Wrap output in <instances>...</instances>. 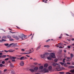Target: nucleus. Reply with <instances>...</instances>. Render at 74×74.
Here are the masks:
<instances>
[{
  "label": "nucleus",
  "mask_w": 74,
  "mask_h": 74,
  "mask_svg": "<svg viewBox=\"0 0 74 74\" xmlns=\"http://www.w3.org/2000/svg\"><path fill=\"white\" fill-rule=\"evenodd\" d=\"M18 37L19 38H21L22 40H25L26 38H27V37L26 36H25L23 34H21V35H18Z\"/></svg>",
  "instance_id": "obj_1"
},
{
  "label": "nucleus",
  "mask_w": 74,
  "mask_h": 74,
  "mask_svg": "<svg viewBox=\"0 0 74 74\" xmlns=\"http://www.w3.org/2000/svg\"><path fill=\"white\" fill-rule=\"evenodd\" d=\"M52 65L54 67L56 66V65H57L58 66L56 67V70H59V69H60V64H57V63L55 64V63L54 62L53 63Z\"/></svg>",
  "instance_id": "obj_2"
},
{
  "label": "nucleus",
  "mask_w": 74,
  "mask_h": 74,
  "mask_svg": "<svg viewBox=\"0 0 74 74\" xmlns=\"http://www.w3.org/2000/svg\"><path fill=\"white\" fill-rule=\"evenodd\" d=\"M13 45V47H14V48L15 47V46L16 45V44H14V43H12L10 44V45L8 46V47H11V46H12V45Z\"/></svg>",
  "instance_id": "obj_3"
},
{
  "label": "nucleus",
  "mask_w": 74,
  "mask_h": 74,
  "mask_svg": "<svg viewBox=\"0 0 74 74\" xmlns=\"http://www.w3.org/2000/svg\"><path fill=\"white\" fill-rule=\"evenodd\" d=\"M51 56L52 58H55V53H51Z\"/></svg>",
  "instance_id": "obj_4"
},
{
  "label": "nucleus",
  "mask_w": 74,
  "mask_h": 74,
  "mask_svg": "<svg viewBox=\"0 0 74 74\" xmlns=\"http://www.w3.org/2000/svg\"><path fill=\"white\" fill-rule=\"evenodd\" d=\"M12 37H13V38H16V40H19V38H18V36H16L15 35H13Z\"/></svg>",
  "instance_id": "obj_5"
},
{
  "label": "nucleus",
  "mask_w": 74,
  "mask_h": 74,
  "mask_svg": "<svg viewBox=\"0 0 74 74\" xmlns=\"http://www.w3.org/2000/svg\"><path fill=\"white\" fill-rule=\"evenodd\" d=\"M52 66H50L48 68V69L49 71H51L52 70Z\"/></svg>",
  "instance_id": "obj_6"
},
{
  "label": "nucleus",
  "mask_w": 74,
  "mask_h": 74,
  "mask_svg": "<svg viewBox=\"0 0 74 74\" xmlns=\"http://www.w3.org/2000/svg\"><path fill=\"white\" fill-rule=\"evenodd\" d=\"M43 71L45 72V73H48V70L47 69L45 68L43 69Z\"/></svg>",
  "instance_id": "obj_7"
},
{
  "label": "nucleus",
  "mask_w": 74,
  "mask_h": 74,
  "mask_svg": "<svg viewBox=\"0 0 74 74\" xmlns=\"http://www.w3.org/2000/svg\"><path fill=\"white\" fill-rule=\"evenodd\" d=\"M20 65H21V66H23L24 65V62H23V61H22L20 63Z\"/></svg>",
  "instance_id": "obj_8"
},
{
  "label": "nucleus",
  "mask_w": 74,
  "mask_h": 74,
  "mask_svg": "<svg viewBox=\"0 0 74 74\" xmlns=\"http://www.w3.org/2000/svg\"><path fill=\"white\" fill-rule=\"evenodd\" d=\"M45 56L44 54L40 55V57L41 58H44Z\"/></svg>",
  "instance_id": "obj_9"
},
{
  "label": "nucleus",
  "mask_w": 74,
  "mask_h": 74,
  "mask_svg": "<svg viewBox=\"0 0 74 74\" xmlns=\"http://www.w3.org/2000/svg\"><path fill=\"white\" fill-rule=\"evenodd\" d=\"M34 71H37V70H38V68L37 67H35L34 68Z\"/></svg>",
  "instance_id": "obj_10"
},
{
  "label": "nucleus",
  "mask_w": 74,
  "mask_h": 74,
  "mask_svg": "<svg viewBox=\"0 0 74 74\" xmlns=\"http://www.w3.org/2000/svg\"><path fill=\"white\" fill-rule=\"evenodd\" d=\"M30 71H31V72H32V73H33V72H34V69H31L29 70Z\"/></svg>",
  "instance_id": "obj_11"
},
{
  "label": "nucleus",
  "mask_w": 74,
  "mask_h": 74,
  "mask_svg": "<svg viewBox=\"0 0 74 74\" xmlns=\"http://www.w3.org/2000/svg\"><path fill=\"white\" fill-rule=\"evenodd\" d=\"M9 52H13L14 51H15V50H12V49H10L8 51Z\"/></svg>",
  "instance_id": "obj_12"
},
{
  "label": "nucleus",
  "mask_w": 74,
  "mask_h": 74,
  "mask_svg": "<svg viewBox=\"0 0 74 74\" xmlns=\"http://www.w3.org/2000/svg\"><path fill=\"white\" fill-rule=\"evenodd\" d=\"M70 56H71V58H73L74 56L73 55V53H71L70 54Z\"/></svg>",
  "instance_id": "obj_13"
},
{
  "label": "nucleus",
  "mask_w": 74,
  "mask_h": 74,
  "mask_svg": "<svg viewBox=\"0 0 74 74\" xmlns=\"http://www.w3.org/2000/svg\"><path fill=\"white\" fill-rule=\"evenodd\" d=\"M40 47H41V45H40L39 46H38L37 47V49H36L37 51H38V50L39 49H40Z\"/></svg>",
  "instance_id": "obj_14"
},
{
  "label": "nucleus",
  "mask_w": 74,
  "mask_h": 74,
  "mask_svg": "<svg viewBox=\"0 0 74 74\" xmlns=\"http://www.w3.org/2000/svg\"><path fill=\"white\" fill-rule=\"evenodd\" d=\"M44 67H48V64H45L44 65Z\"/></svg>",
  "instance_id": "obj_15"
},
{
  "label": "nucleus",
  "mask_w": 74,
  "mask_h": 74,
  "mask_svg": "<svg viewBox=\"0 0 74 74\" xmlns=\"http://www.w3.org/2000/svg\"><path fill=\"white\" fill-rule=\"evenodd\" d=\"M44 68L43 66H41L39 67V69H41L42 70Z\"/></svg>",
  "instance_id": "obj_16"
},
{
  "label": "nucleus",
  "mask_w": 74,
  "mask_h": 74,
  "mask_svg": "<svg viewBox=\"0 0 74 74\" xmlns=\"http://www.w3.org/2000/svg\"><path fill=\"white\" fill-rule=\"evenodd\" d=\"M7 37L8 38H11V36H10V35H7Z\"/></svg>",
  "instance_id": "obj_17"
},
{
  "label": "nucleus",
  "mask_w": 74,
  "mask_h": 74,
  "mask_svg": "<svg viewBox=\"0 0 74 74\" xmlns=\"http://www.w3.org/2000/svg\"><path fill=\"white\" fill-rule=\"evenodd\" d=\"M4 45L5 46H8H8H9V44L8 43H5L4 44Z\"/></svg>",
  "instance_id": "obj_18"
},
{
  "label": "nucleus",
  "mask_w": 74,
  "mask_h": 74,
  "mask_svg": "<svg viewBox=\"0 0 74 74\" xmlns=\"http://www.w3.org/2000/svg\"><path fill=\"white\" fill-rule=\"evenodd\" d=\"M47 59H48V60H51V58L49 57H47Z\"/></svg>",
  "instance_id": "obj_19"
},
{
  "label": "nucleus",
  "mask_w": 74,
  "mask_h": 74,
  "mask_svg": "<svg viewBox=\"0 0 74 74\" xmlns=\"http://www.w3.org/2000/svg\"><path fill=\"white\" fill-rule=\"evenodd\" d=\"M71 73H74V69L73 70H71L70 71Z\"/></svg>",
  "instance_id": "obj_20"
},
{
  "label": "nucleus",
  "mask_w": 74,
  "mask_h": 74,
  "mask_svg": "<svg viewBox=\"0 0 74 74\" xmlns=\"http://www.w3.org/2000/svg\"><path fill=\"white\" fill-rule=\"evenodd\" d=\"M10 41H14V39L12 38H10Z\"/></svg>",
  "instance_id": "obj_21"
},
{
  "label": "nucleus",
  "mask_w": 74,
  "mask_h": 74,
  "mask_svg": "<svg viewBox=\"0 0 74 74\" xmlns=\"http://www.w3.org/2000/svg\"><path fill=\"white\" fill-rule=\"evenodd\" d=\"M7 38V37L5 36H3V37L2 38V39L3 38Z\"/></svg>",
  "instance_id": "obj_22"
},
{
  "label": "nucleus",
  "mask_w": 74,
  "mask_h": 74,
  "mask_svg": "<svg viewBox=\"0 0 74 74\" xmlns=\"http://www.w3.org/2000/svg\"><path fill=\"white\" fill-rule=\"evenodd\" d=\"M20 60H24L23 57H22L21 58H20Z\"/></svg>",
  "instance_id": "obj_23"
},
{
  "label": "nucleus",
  "mask_w": 74,
  "mask_h": 74,
  "mask_svg": "<svg viewBox=\"0 0 74 74\" xmlns=\"http://www.w3.org/2000/svg\"><path fill=\"white\" fill-rule=\"evenodd\" d=\"M44 54L45 55V56H46V55H49V53H46Z\"/></svg>",
  "instance_id": "obj_24"
},
{
  "label": "nucleus",
  "mask_w": 74,
  "mask_h": 74,
  "mask_svg": "<svg viewBox=\"0 0 74 74\" xmlns=\"http://www.w3.org/2000/svg\"><path fill=\"white\" fill-rule=\"evenodd\" d=\"M23 58H24V60H25V59H27V57H26L25 56L23 57Z\"/></svg>",
  "instance_id": "obj_25"
},
{
  "label": "nucleus",
  "mask_w": 74,
  "mask_h": 74,
  "mask_svg": "<svg viewBox=\"0 0 74 74\" xmlns=\"http://www.w3.org/2000/svg\"><path fill=\"white\" fill-rule=\"evenodd\" d=\"M10 66L12 67L13 66V65H12V63L10 64Z\"/></svg>",
  "instance_id": "obj_26"
},
{
  "label": "nucleus",
  "mask_w": 74,
  "mask_h": 74,
  "mask_svg": "<svg viewBox=\"0 0 74 74\" xmlns=\"http://www.w3.org/2000/svg\"><path fill=\"white\" fill-rule=\"evenodd\" d=\"M60 63L61 64V65H62V66H63V64H64V63L62 62H60Z\"/></svg>",
  "instance_id": "obj_27"
},
{
  "label": "nucleus",
  "mask_w": 74,
  "mask_h": 74,
  "mask_svg": "<svg viewBox=\"0 0 74 74\" xmlns=\"http://www.w3.org/2000/svg\"><path fill=\"white\" fill-rule=\"evenodd\" d=\"M62 34H61L60 36L59 37V39L62 38Z\"/></svg>",
  "instance_id": "obj_28"
},
{
  "label": "nucleus",
  "mask_w": 74,
  "mask_h": 74,
  "mask_svg": "<svg viewBox=\"0 0 74 74\" xmlns=\"http://www.w3.org/2000/svg\"><path fill=\"white\" fill-rule=\"evenodd\" d=\"M59 73L60 74H64V72H60Z\"/></svg>",
  "instance_id": "obj_29"
},
{
  "label": "nucleus",
  "mask_w": 74,
  "mask_h": 74,
  "mask_svg": "<svg viewBox=\"0 0 74 74\" xmlns=\"http://www.w3.org/2000/svg\"><path fill=\"white\" fill-rule=\"evenodd\" d=\"M65 60H66V59L65 58H64L63 59L62 62H63V63H65Z\"/></svg>",
  "instance_id": "obj_30"
},
{
  "label": "nucleus",
  "mask_w": 74,
  "mask_h": 74,
  "mask_svg": "<svg viewBox=\"0 0 74 74\" xmlns=\"http://www.w3.org/2000/svg\"><path fill=\"white\" fill-rule=\"evenodd\" d=\"M7 56L6 55H4L3 56H2V58H6V57Z\"/></svg>",
  "instance_id": "obj_31"
},
{
  "label": "nucleus",
  "mask_w": 74,
  "mask_h": 74,
  "mask_svg": "<svg viewBox=\"0 0 74 74\" xmlns=\"http://www.w3.org/2000/svg\"><path fill=\"white\" fill-rule=\"evenodd\" d=\"M49 47V45H45L44 46V47Z\"/></svg>",
  "instance_id": "obj_32"
},
{
  "label": "nucleus",
  "mask_w": 74,
  "mask_h": 74,
  "mask_svg": "<svg viewBox=\"0 0 74 74\" xmlns=\"http://www.w3.org/2000/svg\"><path fill=\"white\" fill-rule=\"evenodd\" d=\"M42 1L43 2H45V3H47V1H45V0H43Z\"/></svg>",
  "instance_id": "obj_33"
},
{
  "label": "nucleus",
  "mask_w": 74,
  "mask_h": 74,
  "mask_svg": "<svg viewBox=\"0 0 74 74\" xmlns=\"http://www.w3.org/2000/svg\"><path fill=\"white\" fill-rule=\"evenodd\" d=\"M58 60L57 59H55L54 60V62H57V61H58Z\"/></svg>",
  "instance_id": "obj_34"
},
{
  "label": "nucleus",
  "mask_w": 74,
  "mask_h": 74,
  "mask_svg": "<svg viewBox=\"0 0 74 74\" xmlns=\"http://www.w3.org/2000/svg\"><path fill=\"white\" fill-rule=\"evenodd\" d=\"M12 59H16V57H12Z\"/></svg>",
  "instance_id": "obj_35"
},
{
  "label": "nucleus",
  "mask_w": 74,
  "mask_h": 74,
  "mask_svg": "<svg viewBox=\"0 0 74 74\" xmlns=\"http://www.w3.org/2000/svg\"><path fill=\"white\" fill-rule=\"evenodd\" d=\"M65 74H71V73L69 72H66Z\"/></svg>",
  "instance_id": "obj_36"
},
{
  "label": "nucleus",
  "mask_w": 74,
  "mask_h": 74,
  "mask_svg": "<svg viewBox=\"0 0 74 74\" xmlns=\"http://www.w3.org/2000/svg\"><path fill=\"white\" fill-rule=\"evenodd\" d=\"M2 41H6V40L2 39Z\"/></svg>",
  "instance_id": "obj_37"
},
{
  "label": "nucleus",
  "mask_w": 74,
  "mask_h": 74,
  "mask_svg": "<svg viewBox=\"0 0 74 74\" xmlns=\"http://www.w3.org/2000/svg\"><path fill=\"white\" fill-rule=\"evenodd\" d=\"M4 52H6V53H7V52H8V51H6V50H4Z\"/></svg>",
  "instance_id": "obj_38"
},
{
  "label": "nucleus",
  "mask_w": 74,
  "mask_h": 74,
  "mask_svg": "<svg viewBox=\"0 0 74 74\" xmlns=\"http://www.w3.org/2000/svg\"><path fill=\"white\" fill-rule=\"evenodd\" d=\"M2 66H3V64H0V67H2Z\"/></svg>",
  "instance_id": "obj_39"
},
{
  "label": "nucleus",
  "mask_w": 74,
  "mask_h": 74,
  "mask_svg": "<svg viewBox=\"0 0 74 74\" xmlns=\"http://www.w3.org/2000/svg\"><path fill=\"white\" fill-rule=\"evenodd\" d=\"M2 64H4L5 63V62L3 61L2 62Z\"/></svg>",
  "instance_id": "obj_40"
},
{
  "label": "nucleus",
  "mask_w": 74,
  "mask_h": 74,
  "mask_svg": "<svg viewBox=\"0 0 74 74\" xmlns=\"http://www.w3.org/2000/svg\"><path fill=\"white\" fill-rule=\"evenodd\" d=\"M12 62H15V60L14 59H13L12 60Z\"/></svg>",
  "instance_id": "obj_41"
},
{
  "label": "nucleus",
  "mask_w": 74,
  "mask_h": 74,
  "mask_svg": "<svg viewBox=\"0 0 74 74\" xmlns=\"http://www.w3.org/2000/svg\"><path fill=\"white\" fill-rule=\"evenodd\" d=\"M23 54H26V55H28L29 54L28 53H23Z\"/></svg>",
  "instance_id": "obj_42"
},
{
  "label": "nucleus",
  "mask_w": 74,
  "mask_h": 74,
  "mask_svg": "<svg viewBox=\"0 0 74 74\" xmlns=\"http://www.w3.org/2000/svg\"><path fill=\"white\" fill-rule=\"evenodd\" d=\"M21 51H22L23 52H24V51H25V49H21Z\"/></svg>",
  "instance_id": "obj_43"
},
{
  "label": "nucleus",
  "mask_w": 74,
  "mask_h": 74,
  "mask_svg": "<svg viewBox=\"0 0 74 74\" xmlns=\"http://www.w3.org/2000/svg\"><path fill=\"white\" fill-rule=\"evenodd\" d=\"M49 41H50V39H49L47 40L46 41V42H48Z\"/></svg>",
  "instance_id": "obj_44"
},
{
  "label": "nucleus",
  "mask_w": 74,
  "mask_h": 74,
  "mask_svg": "<svg viewBox=\"0 0 74 74\" xmlns=\"http://www.w3.org/2000/svg\"><path fill=\"white\" fill-rule=\"evenodd\" d=\"M8 59H9V58H6L5 59V60H8Z\"/></svg>",
  "instance_id": "obj_45"
},
{
  "label": "nucleus",
  "mask_w": 74,
  "mask_h": 74,
  "mask_svg": "<svg viewBox=\"0 0 74 74\" xmlns=\"http://www.w3.org/2000/svg\"><path fill=\"white\" fill-rule=\"evenodd\" d=\"M73 67H74V66H70V69H72V68H73Z\"/></svg>",
  "instance_id": "obj_46"
},
{
  "label": "nucleus",
  "mask_w": 74,
  "mask_h": 74,
  "mask_svg": "<svg viewBox=\"0 0 74 74\" xmlns=\"http://www.w3.org/2000/svg\"><path fill=\"white\" fill-rule=\"evenodd\" d=\"M34 64H35V65H36V64H37L38 63L37 62H34Z\"/></svg>",
  "instance_id": "obj_47"
},
{
  "label": "nucleus",
  "mask_w": 74,
  "mask_h": 74,
  "mask_svg": "<svg viewBox=\"0 0 74 74\" xmlns=\"http://www.w3.org/2000/svg\"><path fill=\"white\" fill-rule=\"evenodd\" d=\"M67 64H71V63L70 62H67Z\"/></svg>",
  "instance_id": "obj_48"
},
{
  "label": "nucleus",
  "mask_w": 74,
  "mask_h": 74,
  "mask_svg": "<svg viewBox=\"0 0 74 74\" xmlns=\"http://www.w3.org/2000/svg\"><path fill=\"white\" fill-rule=\"evenodd\" d=\"M64 52H65V53H66V52L67 51H66V50H64Z\"/></svg>",
  "instance_id": "obj_49"
},
{
  "label": "nucleus",
  "mask_w": 74,
  "mask_h": 74,
  "mask_svg": "<svg viewBox=\"0 0 74 74\" xmlns=\"http://www.w3.org/2000/svg\"><path fill=\"white\" fill-rule=\"evenodd\" d=\"M71 64L73 65H74V62H72Z\"/></svg>",
  "instance_id": "obj_50"
},
{
  "label": "nucleus",
  "mask_w": 74,
  "mask_h": 74,
  "mask_svg": "<svg viewBox=\"0 0 74 74\" xmlns=\"http://www.w3.org/2000/svg\"><path fill=\"white\" fill-rule=\"evenodd\" d=\"M59 48H63V47H62V46H60Z\"/></svg>",
  "instance_id": "obj_51"
},
{
  "label": "nucleus",
  "mask_w": 74,
  "mask_h": 74,
  "mask_svg": "<svg viewBox=\"0 0 74 74\" xmlns=\"http://www.w3.org/2000/svg\"><path fill=\"white\" fill-rule=\"evenodd\" d=\"M68 48H70L71 47H70V46H68Z\"/></svg>",
  "instance_id": "obj_52"
},
{
  "label": "nucleus",
  "mask_w": 74,
  "mask_h": 74,
  "mask_svg": "<svg viewBox=\"0 0 74 74\" xmlns=\"http://www.w3.org/2000/svg\"><path fill=\"white\" fill-rule=\"evenodd\" d=\"M7 71V69H4V72H5V71Z\"/></svg>",
  "instance_id": "obj_53"
},
{
  "label": "nucleus",
  "mask_w": 74,
  "mask_h": 74,
  "mask_svg": "<svg viewBox=\"0 0 74 74\" xmlns=\"http://www.w3.org/2000/svg\"><path fill=\"white\" fill-rule=\"evenodd\" d=\"M71 41H74V38H72L71 39Z\"/></svg>",
  "instance_id": "obj_54"
},
{
  "label": "nucleus",
  "mask_w": 74,
  "mask_h": 74,
  "mask_svg": "<svg viewBox=\"0 0 74 74\" xmlns=\"http://www.w3.org/2000/svg\"><path fill=\"white\" fill-rule=\"evenodd\" d=\"M32 52H33V51L29 52V53H28V54H30V53H32Z\"/></svg>",
  "instance_id": "obj_55"
},
{
  "label": "nucleus",
  "mask_w": 74,
  "mask_h": 74,
  "mask_svg": "<svg viewBox=\"0 0 74 74\" xmlns=\"http://www.w3.org/2000/svg\"><path fill=\"white\" fill-rule=\"evenodd\" d=\"M3 55V53H0V55Z\"/></svg>",
  "instance_id": "obj_56"
},
{
  "label": "nucleus",
  "mask_w": 74,
  "mask_h": 74,
  "mask_svg": "<svg viewBox=\"0 0 74 74\" xmlns=\"http://www.w3.org/2000/svg\"><path fill=\"white\" fill-rule=\"evenodd\" d=\"M70 57H67V59H70Z\"/></svg>",
  "instance_id": "obj_57"
},
{
  "label": "nucleus",
  "mask_w": 74,
  "mask_h": 74,
  "mask_svg": "<svg viewBox=\"0 0 74 74\" xmlns=\"http://www.w3.org/2000/svg\"><path fill=\"white\" fill-rule=\"evenodd\" d=\"M16 27H17V28H18V29H20V28L19 27H18L16 26Z\"/></svg>",
  "instance_id": "obj_58"
},
{
  "label": "nucleus",
  "mask_w": 74,
  "mask_h": 74,
  "mask_svg": "<svg viewBox=\"0 0 74 74\" xmlns=\"http://www.w3.org/2000/svg\"><path fill=\"white\" fill-rule=\"evenodd\" d=\"M0 58H3V56H0Z\"/></svg>",
  "instance_id": "obj_59"
},
{
  "label": "nucleus",
  "mask_w": 74,
  "mask_h": 74,
  "mask_svg": "<svg viewBox=\"0 0 74 74\" xmlns=\"http://www.w3.org/2000/svg\"><path fill=\"white\" fill-rule=\"evenodd\" d=\"M66 34L67 36H69V35L68 34Z\"/></svg>",
  "instance_id": "obj_60"
},
{
  "label": "nucleus",
  "mask_w": 74,
  "mask_h": 74,
  "mask_svg": "<svg viewBox=\"0 0 74 74\" xmlns=\"http://www.w3.org/2000/svg\"><path fill=\"white\" fill-rule=\"evenodd\" d=\"M32 36V34H31L30 35H29V36Z\"/></svg>",
  "instance_id": "obj_61"
},
{
  "label": "nucleus",
  "mask_w": 74,
  "mask_h": 74,
  "mask_svg": "<svg viewBox=\"0 0 74 74\" xmlns=\"http://www.w3.org/2000/svg\"><path fill=\"white\" fill-rule=\"evenodd\" d=\"M10 33H13V32H12L11 31H10Z\"/></svg>",
  "instance_id": "obj_62"
},
{
  "label": "nucleus",
  "mask_w": 74,
  "mask_h": 74,
  "mask_svg": "<svg viewBox=\"0 0 74 74\" xmlns=\"http://www.w3.org/2000/svg\"><path fill=\"white\" fill-rule=\"evenodd\" d=\"M2 40H0V42H2Z\"/></svg>",
  "instance_id": "obj_63"
},
{
  "label": "nucleus",
  "mask_w": 74,
  "mask_h": 74,
  "mask_svg": "<svg viewBox=\"0 0 74 74\" xmlns=\"http://www.w3.org/2000/svg\"><path fill=\"white\" fill-rule=\"evenodd\" d=\"M9 30H11V31H12V29H11L10 28H9Z\"/></svg>",
  "instance_id": "obj_64"
}]
</instances>
